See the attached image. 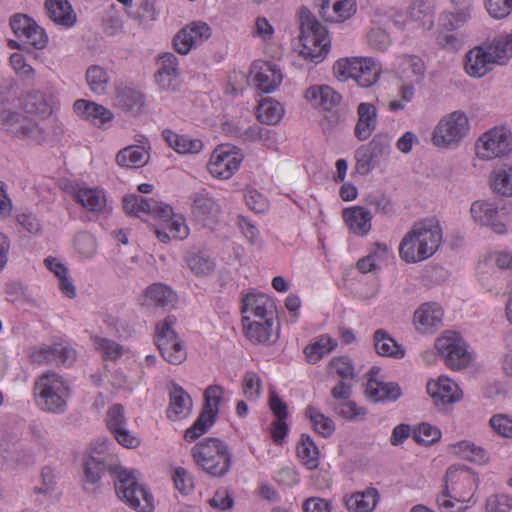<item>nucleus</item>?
I'll return each mask as SVG.
<instances>
[{
	"mask_svg": "<svg viewBox=\"0 0 512 512\" xmlns=\"http://www.w3.org/2000/svg\"><path fill=\"white\" fill-rule=\"evenodd\" d=\"M305 98L317 108L332 110L341 102V95L330 86H311L305 91Z\"/></svg>",
	"mask_w": 512,
	"mask_h": 512,
	"instance_id": "30",
	"label": "nucleus"
},
{
	"mask_svg": "<svg viewBox=\"0 0 512 512\" xmlns=\"http://www.w3.org/2000/svg\"><path fill=\"white\" fill-rule=\"evenodd\" d=\"M162 136L169 147L178 153H198L203 148V142L201 140L179 135L169 129L163 130Z\"/></svg>",
	"mask_w": 512,
	"mask_h": 512,
	"instance_id": "38",
	"label": "nucleus"
},
{
	"mask_svg": "<svg viewBox=\"0 0 512 512\" xmlns=\"http://www.w3.org/2000/svg\"><path fill=\"white\" fill-rule=\"evenodd\" d=\"M283 112V107L278 101L265 98L257 107V118L262 123L274 125L281 120Z\"/></svg>",
	"mask_w": 512,
	"mask_h": 512,
	"instance_id": "45",
	"label": "nucleus"
},
{
	"mask_svg": "<svg viewBox=\"0 0 512 512\" xmlns=\"http://www.w3.org/2000/svg\"><path fill=\"white\" fill-rule=\"evenodd\" d=\"M490 183L496 193L512 196V165L494 170L490 175Z\"/></svg>",
	"mask_w": 512,
	"mask_h": 512,
	"instance_id": "46",
	"label": "nucleus"
},
{
	"mask_svg": "<svg viewBox=\"0 0 512 512\" xmlns=\"http://www.w3.org/2000/svg\"><path fill=\"white\" fill-rule=\"evenodd\" d=\"M23 107L29 114L48 117L53 111V98L40 91L30 92L24 97Z\"/></svg>",
	"mask_w": 512,
	"mask_h": 512,
	"instance_id": "35",
	"label": "nucleus"
},
{
	"mask_svg": "<svg viewBox=\"0 0 512 512\" xmlns=\"http://www.w3.org/2000/svg\"><path fill=\"white\" fill-rule=\"evenodd\" d=\"M148 158V152L144 147L129 146L117 153L116 162L122 167L139 168L148 162Z\"/></svg>",
	"mask_w": 512,
	"mask_h": 512,
	"instance_id": "41",
	"label": "nucleus"
},
{
	"mask_svg": "<svg viewBox=\"0 0 512 512\" xmlns=\"http://www.w3.org/2000/svg\"><path fill=\"white\" fill-rule=\"evenodd\" d=\"M74 112L95 125H103L112 120L113 113L104 106L85 99H78L73 105Z\"/></svg>",
	"mask_w": 512,
	"mask_h": 512,
	"instance_id": "29",
	"label": "nucleus"
},
{
	"mask_svg": "<svg viewBox=\"0 0 512 512\" xmlns=\"http://www.w3.org/2000/svg\"><path fill=\"white\" fill-rule=\"evenodd\" d=\"M243 393L247 399L252 400L259 397L261 393V380L257 373L248 371L242 381Z\"/></svg>",
	"mask_w": 512,
	"mask_h": 512,
	"instance_id": "59",
	"label": "nucleus"
},
{
	"mask_svg": "<svg viewBox=\"0 0 512 512\" xmlns=\"http://www.w3.org/2000/svg\"><path fill=\"white\" fill-rule=\"evenodd\" d=\"M116 99L121 108L133 113L141 112L145 103L144 95L141 92L128 87L120 89Z\"/></svg>",
	"mask_w": 512,
	"mask_h": 512,
	"instance_id": "47",
	"label": "nucleus"
},
{
	"mask_svg": "<svg viewBox=\"0 0 512 512\" xmlns=\"http://www.w3.org/2000/svg\"><path fill=\"white\" fill-rule=\"evenodd\" d=\"M365 392L373 402L395 401L401 396V389L397 383L382 382L373 378L368 379Z\"/></svg>",
	"mask_w": 512,
	"mask_h": 512,
	"instance_id": "34",
	"label": "nucleus"
},
{
	"mask_svg": "<svg viewBox=\"0 0 512 512\" xmlns=\"http://www.w3.org/2000/svg\"><path fill=\"white\" fill-rule=\"evenodd\" d=\"M211 36L210 27L202 21H195L180 29L173 38V47L181 55H186Z\"/></svg>",
	"mask_w": 512,
	"mask_h": 512,
	"instance_id": "17",
	"label": "nucleus"
},
{
	"mask_svg": "<svg viewBox=\"0 0 512 512\" xmlns=\"http://www.w3.org/2000/svg\"><path fill=\"white\" fill-rule=\"evenodd\" d=\"M106 423L111 433L117 429L127 426V419L125 417L124 408L121 404H114L108 409Z\"/></svg>",
	"mask_w": 512,
	"mask_h": 512,
	"instance_id": "61",
	"label": "nucleus"
},
{
	"mask_svg": "<svg viewBox=\"0 0 512 512\" xmlns=\"http://www.w3.org/2000/svg\"><path fill=\"white\" fill-rule=\"evenodd\" d=\"M192 409V400L189 394L179 385H173L170 391V403L167 410L169 419L176 421L187 417Z\"/></svg>",
	"mask_w": 512,
	"mask_h": 512,
	"instance_id": "33",
	"label": "nucleus"
},
{
	"mask_svg": "<svg viewBox=\"0 0 512 512\" xmlns=\"http://www.w3.org/2000/svg\"><path fill=\"white\" fill-rule=\"evenodd\" d=\"M449 484L454 500L460 504L466 503L470 507L476 503L473 499L477 486V478L466 470L448 468L445 483Z\"/></svg>",
	"mask_w": 512,
	"mask_h": 512,
	"instance_id": "15",
	"label": "nucleus"
},
{
	"mask_svg": "<svg viewBox=\"0 0 512 512\" xmlns=\"http://www.w3.org/2000/svg\"><path fill=\"white\" fill-rule=\"evenodd\" d=\"M356 171L361 175L368 174L373 167V161L376 159L368 147H360L355 152Z\"/></svg>",
	"mask_w": 512,
	"mask_h": 512,
	"instance_id": "62",
	"label": "nucleus"
},
{
	"mask_svg": "<svg viewBox=\"0 0 512 512\" xmlns=\"http://www.w3.org/2000/svg\"><path fill=\"white\" fill-rule=\"evenodd\" d=\"M333 72L340 81L352 78L359 86L368 88L377 82L381 67L371 58L353 57L338 60Z\"/></svg>",
	"mask_w": 512,
	"mask_h": 512,
	"instance_id": "8",
	"label": "nucleus"
},
{
	"mask_svg": "<svg viewBox=\"0 0 512 512\" xmlns=\"http://www.w3.org/2000/svg\"><path fill=\"white\" fill-rule=\"evenodd\" d=\"M435 346L448 367L462 369L469 365L471 355L467 351L466 343L456 332H447L437 339Z\"/></svg>",
	"mask_w": 512,
	"mask_h": 512,
	"instance_id": "13",
	"label": "nucleus"
},
{
	"mask_svg": "<svg viewBox=\"0 0 512 512\" xmlns=\"http://www.w3.org/2000/svg\"><path fill=\"white\" fill-rule=\"evenodd\" d=\"M175 318L167 316L156 326L155 343L163 359L173 365L181 364L187 357L184 342L173 329Z\"/></svg>",
	"mask_w": 512,
	"mask_h": 512,
	"instance_id": "11",
	"label": "nucleus"
},
{
	"mask_svg": "<svg viewBox=\"0 0 512 512\" xmlns=\"http://www.w3.org/2000/svg\"><path fill=\"white\" fill-rule=\"evenodd\" d=\"M442 242V229L436 219H424L413 225L399 245V255L407 263L431 257Z\"/></svg>",
	"mask_w": 512,
	"mask_h": 512,
	"instance_id": "1",
	"label": "nucleus"
},
{
	"mask_svg": "<svg viewBox=\"0 0 512 512\" xmlns=\"http://www.w3.org/2000/svg\"><path fill=\"white\" fill-rule=\"evenodd\" d=\"M86 81L92 92L103 94L108 87L110 76L103 67L92 65L86 71Z\"/></svg>",
	"mask_w": 512,
	"mask_h": 512,
	"instance_id": "49",
	"label": "nucleus"
},
{
	"mask_svg": "<svg viewBox=\"0 0 512 512\" xmlns=\"http://www.w3.org/2000/svg\"><path fill=\"white\" fill-rule=\"evenodd\" d=\"M158 70L155 81L162 91H176L180 85V70L178 58L170 52L158 56Z\"/></svg>",
	"mask_w": 512,
	"mask_h": 512,
	"instance_id": "18",
	"label": "nucleus"
},
{
	"mask_svg": "<svg viewBox=\"0 0 512 512\" xmlns=\"http://www.w3.org/2000/svg\"><path fill=\"white\" fill-rule=\"evenodd\" d=\"M356 12L354 0H321L319 14L327 22L339 23Z\"/></svg>",
	"mask_w": 512,
	"mask_h": 512,
	"instance_id": "24",
	"label": "nucleus"
},
{
	"mask_svg": "<svg viewBox=\"0 0 512 512\" xmlns=\"http://www.w3.org/2000/svg\"><path fill=\"white\" fill-rule=\"evenodd\" d=\"M70 389L55 372L43 373L35 382L34 396L37 405L45 411L61 414L66 410Z\"/></svg>",
	"mask_w": 512,
	"mask_h": 512,
	"instance_id": "6",
	"label": "nucleus"
},
{
	"mask_svg": "<svg viewBox=\"0 0 512 512\" xmlns=\"http://www.w3.org/2000/svg\"><path fill=\"white\" fill-rule=\"evenodd\" d=\"M48 17L58 25L70 28L77 20L68 0H45L44 3Z\"/></svg>",
	"mask_w": 512,
	"mask_h": 512,
	"instance_id": "31",
	"label": "nucleus"
},
{
	"mask_svg": "<svg viewBox=\"0 0 512 512\" xmlns=\"http://www.w3.org/2000/svg\"><path fill=\"white\" fill-rule=\"evenodd\" d=\"M489 424L493 431L498 435L506 438H512V419L507 415H494L490 419Z\"/></svg>",
	"mask_w": 512,
	"mask_h": 512,
	"instance_id": "64",
	"label": "nucleus"
},
{
	"mask_svg": "<svg viewBox=\"0 0 512 512\" xmlns=\"http://www.w3.org/2000/svg\"><path fill=\"white\" fill-rule=\"evenodd\" d=\"M469 131V120L465 113L454 111L443 117L436 125L432 141L441 148L456 147Z\"/></svg>",
	"mask_w": 512,
	"mask_h": 512,
	"instance_id": "10",
	"label": "nucleus"
},
{
	"mask_svg": "<svg viewBox=\"0 0 512 512\" xmlns=\"http://www.w3.org/2000/svg\"><path fill=\"white\" fill-rule=\"evenodd\" d=\"M442 318L443 310L437 303L422 304L414 313V321L424 329L437 326Z\"/></svg>",
	"mask_w": 512,
	"mask_h": 512,
	"instance_id": "42",
	"label": "nucleus"
},
{
	"mask_svg": "<svg viewBox=\"0 0 512 512\" xmlns=\"http://www.w3.org/2000/svg\"><path fill=\"white\" fill-rule=\"evenodd\" d=\"M399 66L410 82L419 84L424 79L426 67L421 57L417 55H403L399 58Z\"/></svg>",
	"mask_w": 512,
	"mask_h": 512,
	"instance_id": "40",
	"label": "nucleus"
},
{
	"mask_svg": "<svg viewBox=\"0 0 512 512\" xmlns=\"http://www.w3.org/2000/svg\"><path fill=\"white\" fill-rule=\"evenodd\" d=\"M274 308L272 299L263 293L250 292L242 298L241 312H251L261 320L273 317Z\"/></svg>",
	"mask_w": 512,
	"mask_h": 512,
	"instance_id": "27",
	"label": "nucleus"
},
{
	"mask_svg": "<svg viewBox=\"0 0 512 512\" xmlns=\"http://www.w3.org/2000/svg\"><path fill=\"white\" fill-rule=\"evenodd\" d=\"M189 200L192 216L203 226H210L219 221L222 214L220 204L206 189L193 192Z\"/></svg>",
	"mask_w": 512,
	"mask_h": 512,
	"instance_id": "16",
	"label": "nucleus"
},
{
	"mask_svg": "<svg viewBox=\"0 0 512 512\" xmlns=\"http://www.w3.org/2000/svg\"><path fill=\"white\" fill-rule=\"evenodd\" d=\"M75 249L85 258H91L97 252V243L94 236L88 232H80L74 240Z\"/></svg>",
	"mask_w": 512,
	"mask_h": 512,
	"instance_id": "56",
	"label": "nucleus"
},
{
	"mask_svg": "<svg viewBox=\"0 0 512 512\" xmlns=\"http://www.w3.org/2000/svg\"><path fill=\"white\" fill-rule=\"evenodd\" d=\"M122 202L123 209L127 214L137 217L147 214L163 221L173 239L182 240L189 234V229L185 224L183 216L174 214L172 207L168 204L136 194L124 196Z\"/></svg>",
	"mask_w": 512,
	"mask_h": 512,
	"instance_id": "2",
	"label": "nucleus"
},
{
	"mask_svg": "<svg viewBox=\"0 0 512 512\" xmlns=\"http://www.w3.org/2000/svg\"><path fill=\"white\" fill-rule=\"evenodd\" d=\"M475 150L483 160L505 156L512 150L511 132L504 127L492 128L478 138Z\"/></svg>",
	"mask_w": 512,
	"mask_h": 512,
	"instance_id": "12",
	"label": "nucleus"
},
{
	"mask_svg": "<svg viewBox=\"0 0 512 512\" xmlns=\"http://www.w3.org/2000/svg\"><path fill=\"white\" fill-rule=\"evenodd\" d=\"M436 502L442 512H464L468 506H457V501L454 500L453 493L450 490L449 484H445L442 492L437 495Z\"/></svg>",
	"mask_w": 512,
	"mask_h": 512,
	"instance_id": "58",
	"label": "nucleus"
},
{
	"mask_svg": "<svg viewBox=\"0 0 512 512\" xmlns=\"http://www.w3.org/2000/svg\"><path fill=\"white\" fill-rule=\"evenodd\" d=\"M72 197L84 210L93 214H105L112 210L106 192L98 187H78Z\"/></svg>",
	"mask_w": 512,
	"mask_h": 512,
	"instance_id": "19",
	"label": "nucleus"
},
{
	"mask_svg": "<svg viewBox=\"0 0 512 512\" xmlns=\"http://www.w3.org/2000/svg\"><path fill=\"white\" fill-rule=\"evenodd\" d=\"M242 321L245 335L252 343L272 344L278 339V327L274 328L273 317L250 321L249 316H243Z\"/></svg>",
	"mask_w": 512,
	"mask_h": 512,
	"instance_id": "21",
	"label": "nucleus"
},
{
	"mask_svg": "<svg viewBox=\"0 0 512 512\" xmlns=\"http://www.w3.org/2000/svg\"><path fill=\"white\" fill-rule=\"evenodd\" d=\"M100 451L88 457L84 462V474L87 482L91 484L97 483L101 475L105 471H109L113 476V481L117 478L115 470H124V468L116 465L113 461V457L104 455L105 445L100 446Z\"/></svg>",
	"mask_w": 512,
	"mask_h": 512,
	"instance_id": "22",
	"label": "nucleus"
},
{
	"mask_svg": "<svg viewBox=\"0 0 512 512\" xmlns=\"http://www.w3.org/2000/svg\"><path fill=\"white\" fill-rule=\"evenodd\" d=\"M305 416L310 420L314 430L323 437H329L334 432V422L314 406L306 408Z\"/></svg>",
	"mask_w": 512,
	"mask_h": 512,
	"instance_id": "50",
	"label": "nucleus"
},
{
	"mask_svg": "<svg viewBox=\"0 0 512 512\" xmlns=\"http://www.w3.org/2000/svg\"><path fill=\"white\" fill-rule=\"evenodd\" d=\"M377 127V108L368 102H361L357 107V123L354 135L360 141L367 140Z\"/></svg>",
	"mask_w": 512,
	"mask_h": 512,
	"instance_id": "25",
	"label": "nucleus"
},
{
	"mask_svg": "<svg viewBox=\"0 0 512 512\" xmlns=\"http://www.w3.org/2000/svg\"><path fill=\"white\" fill-rule=\"evenodd\" d=\"M512 57V34L495 38L488 46H476L465 55L464 68L474 78L488 74L495 64H504Z\"/></svg>",
	"mask_w": 512,
	"mask_h": 512,
	"instance_id": "3",
	"label": "nucleus"
},
{
	"mask_svg": "<svg viewBox=\"0 0 512 512\" xmlns=\"http://www.w3.org/2000/svg\"><path fill=\"white\" fill-rule=\"evenodd\" d=\"M0 129L19 139L42 144L47 132L37 121L18 111L3 109L0 111Z\"/></svg>",
	"mask_w": 512,
	"mask_h": 512,
	"instance_id": "9",
	"label": "nucleus"
},
{
	"mask_svg": "<svg viewBox=\"0 0 512 512\" xmlns=\"http://www.w3.org/2000/svg\"><path fill=\"white\" fill-rule=\"evenodd\" d=\"M300 23V56L314 64H318L328 53L330 41L326 29L316 20L307 8L299 12Z\"/></svg>",
	"mask_w": 512,
	"mask_h": 512,
	"instance_id": "4",
	"label": "nucleus"
},
{
	"mask_svg": "<svg viewBox=\"0 0 512 512\" xmlns=\"http://www.w3.org/2000/svg\"><path fill=\"white\" fill-rule=\"evenodd\" d=\"M185 261L189 269L197 277H206L211 275L216 267L215 262L209 256L202 253L188 254Z\"/></svg>",
	"mask_w": 512,
	"mask_h": 512,
	"instance_id": "48",
	"label": "nucleus"
},
{
	"mask_svg": "<svg viewBox=\"0 0 512 512\" xmlns=\"http://www.w3.org/2000/svg\"><path fill=\"white\" fill-rule=\"evenodd\" d=\"M453 452L458 456L472 462L482 463L487 460L486 451L469 441H460L452 446Z\"/></svg>",
	"mask_w": 512,
	"mask_h": 512,
	"instance_id": "52",
	"label": "nucleus"
},
{
	"mask_svg": "<svg viewBox=\"0 0 512 512\" xmlns=\"http://www.w3.org/2000/svg\"><path fill=\"white\" fill-rule=\"evenodd\" d=\"M472 8H455V12H444L441 15L442 25L449 31L463 26L469 19Z\"/></svg>",
	"mask_w": 512,
	"mask_h": 512,
	"instance_id": "53",
	"label": "nucleus"
},
{
	"mask_svg": "<svg viewBox=\"0 0 512 512\" xmlns=\"http://www.w3.org/2000/svg\"><path fill=\"white\" fill-rule=\"evenodd\" d=\"M146 300L154 306L161 308L174 307L177 302L176 293L167 285L154 283L145 290Z\"/></svg>",
	"mask_w": 512,
	"mask_h": 512,
	"instance_id": "37",
	"label": "nucleus"
},
{
	"mask_svg": "<svg viewBox=\"0 0 512 512\" xmlns=\"http://www.w3.org/2000/svg\"><path fill=\"white\" fill-rule=\"evenodd\" d=\"M412 436L419 444L431 445L441 438V432L429 423H421L413 430Z\"/></svg>",
	"mask_w": 512,
	"mask_h": 512,
	"instance_id": "55",
	"label": "nucleus"
},
{
	"mask_svg": "<svg viewBox=\"0 0 512 512\" xmlns=\"http://www.w3.org/2000/svg\"><path fill=\"white\" fill-rule=\"evenodd\" d=\"M197 467L213 477L225 476L232 464V454L227 444L218 438H206L191 448Z\"/></svg>",
	"mask_w": 512,
	"mask_h": 512,
	"instance_id": "5",
	"label": "nucleus"
},
{
	"mask_svg": "<svg viewBox=\"0 0 512 512\" xmlns=\"http://www.w3.org/2000/svg\"><path fill=\"white\" fill-rule=\"evenodd\" d=\"M223 389L219 385L208 386L204 391V407L206 411L217 416L219 412V403L222 400Z\"/></svg>",
	"mask_w": 512,
	"mask_h": 512,
	"instance_id": "57",
	"label": "nucleus"
},
{
	"mask_svg": "<svg viewBox=\"0 0 512 512\" xmlns=\"http://www.w3.org/2000/svg\"><path fill=\"white\" fill-rule=\"evenodd\" d=\"M473 219L483 226H491L493 230L502 234L505 232V225L496 220L498 208L495 204L487 201H475L470 209Z\"/></svg>",
	"mask_w": 512,
	"mask_h": 512,
	"instance_id": "28",
	"label": "nucleus"
},
{
	"mask_svg": "<svg viewBox=\"0 0 512 512\" xmlns=\"http://www.w3.org/2000/svg\"><path fill=\"white\" fill-rule=\"evenodd\" d=\"M34 20L25 14H15L10 19V26L14 34L24 40L34 26Z\"/></svg>",
	"mask_w": 512,
	"mask_h": 512,
	"instance_id": "60",
	"label": "nucleus"
},
{
	"mask_svg": "<svg viewBox=\"0 0 512 512\" xmlns=\"http://www.w3.org/2000/svg\"><path fill=\"white\" fill-rule=\"evenodd\" d=\"M242 160L243 154L239 149L222 144L213 151L207 167L214 177L228 179L238 170Z\"/></svg>",
	"mask_w": 512,
	"mask_h": 512,
	"instance_id": "14",
	"label": "nucleus"
},
{
	"mask_svg": "<svg viewBox=\"0 0 512 512\" xmlns=\"http://www.w3.org/2000/svg\"><path fill=\"white\" fill-rule=\"evenodd\" d=\"M255 72L254 81L256 86L264 93L274 91L282 82V73L276 64L263 62Z\"/></svg>",
	"mask_w": 512,
	"mask_h": 512,
	"instance_id": "32",
	"label": "nucleus"
},
{
	"mask_svg": "<svg viewBox=\"0 0 512 512\" xmlns=\"http://www.w3.org/2000/svg\"><path fill=\"white\" fill-rule=\"evenodd\" d=\"M486 512H512V499L505 494H493L486 500Z\"/></svg>",
	"mask_w": 512,
	"mask_h": 512,
	"instance_id": "63",
	"label": "nucleus"
},
{
	"mask_svg": "<svg viewBox=\"0 0 512 512\" xmlns=\"http://www.w3.org/2000/svg\"><path fill=\"white\" fill-rule=\"evenodd\" d=\"M296 452L303 465L308 469L313 470L319 466V451L309 435L302 434Z\"/></svg>",
	"mask_w": 512,
	"mask_h": 512,
	"instance_id": "43",
	"label": "nucleus"
},
{
	"mask_svg": "<svg viewBox=\"0 0 512 512\" xmlns=\"http://www.w3.org/2000/svg\"><path fill=\"white\" fill-rule=\"evenodd\" d=\"M379 500L378 491L375 488H368L362 492H355L346 497L345 504L349 511L371 512Z\"/></svg>",
	"mask_w": 512,
	"mask_h": 512,
	"instance_id": "36",
	"label": "nucleus"
},
{
	"mask_svg": "<svg viewBox=\"0 0 512 512\" xmlns=\"http://www.w3.org/2000/svg\"><path fill=\"white\" fill-rule=\"evenodd\" d=\"M342 217L349 230L358 236L368 234L371 229L372 214L362 206H353L343 209Z\"/></svg>",
	"mask_w": 512,
	"mask_h": 512,
	"instance_id": "26",
	"label": "nucleus"
},
{
	"mask_svg": "<svg viewBox=\"0 0 512 512\" xmlns=\"http://www.w3.org/2000/svg\"><path fill=\"white\" fill-rule=\"evenodd\" d=\"M336 346V340L328 335H321L315 340V342L304 348V354L309 363L315 364L322 357L334 350Z\"/></svg>",
	"mask_w": 512,
	"mask_h": 512,
	"instance_id": "44",
	"label": "nucleus"
},
{
	"mask_svg": "<svg viewBox=\"0 0 512 512\" xmlns=\"http://www.w3.org/2000/svg\"><path fill=\"white\" fill-rule=\"evenodd\" d=\"M374 346L376 352L381 356L400 359L405 355L404 348L383 329L374 332Z\"/></svg>",
	"mask_w": 512,
	"mask_h": 512,
	"instance_id": "39",
	"label": "nucleus"
},
{
	"mask_svg": "<svg viewBox=\"0 0 512 512\" xmlns=\"http://www.w3.org/2000/svg\"><path fill=\"white\" fill-rule=\"evenodd\" d=\"M117 478L114 487L117 496L135 510L152 512L154 509L153 497L143 484H140L134 471L115 470Z\"/></svg>",
	"mask_w": 512,
	"mask_h": 512,
	"instance_id": "7",
	"label": "nucleus"
},
{
	"mask_svg": "<svg viewBox=\"0 0 512 512\" xmlns=\"http://www.w3.org/2000/svg\"><path fill=\"white\" fill-rule=\"evenodd\" d=\"M76 358L75 350L65 343H55L32 351L31 359L38 364L66 365Z\"/></svg>",
	"mask_w": 512,
	"mask_h": 512,
	"instance_id": "20",
	"label": "nucleus"
},
{
	"mask_svg": "<svg viewBox=\"0 0 512 512\" xmlns=\"http://www.w3.org/2000/svg\"><path fill=\"white\" fill-rule=\"evenodd\" d=\"M215 420V415L203 409L194 424L185 431L184 438L187 441L196 440L214 425Z\"/></svg>",
	"mask_w": 512,
	"mask_h": 512,
	"instance_id": "51",
	"label": "nucleus"
},
{
	"mask_svg": "<svg viewBox=\"0 0 512 512\" xmlns=\"http://www.w3.org/2000/svg\"><path fill=\"white\" fill-rule=\"evenodd\" d=\"M427 393L438 407H445L462 399L463 393L450 378L441 376L427 383Z\"/></svg>",
	"mask_w": 512,
	"mask_h": 512,
	"instance_id": "23",
	"label": "nucleus"
},
{
	"mask_svg": "<svg viewBox=\"0 0 512 512\" xmlns=\"http://www.w3.org/2000/svg\"><path fill=\"white\" fill-rule=\"evenodd\" d=\"M92 340L105 359L116 360L123 355V346L114 340L99 336L92 337Z\"/></svg>",
	"mask_w": 512,
	"mask_h": 512,
	"instance_id": "54",
	"label": "nucleus"
}]
</instances>
